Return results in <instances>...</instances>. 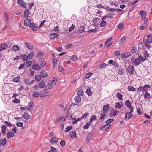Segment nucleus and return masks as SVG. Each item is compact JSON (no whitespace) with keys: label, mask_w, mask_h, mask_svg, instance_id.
Here are the masks:
<instances>
[{"label":"nucleus","mask_w":152,"mask_h":152,"mask_svg":"<svg viewBox=\"0 0 152 152\" xmlns=\"http://www.w3.org/2000/svg\"><path fill=\"white\" fill-rule=\"evenodd\" d=\"M131 60L132 63L136 66H137L140 63V61L138 58H134V55L132 56Z\"/></svg>","instance_id":"f257e3e1"},{"label":"nucleus","mask_w":152,"mask_h":152,"mask_svg":"<svg viewBox=\"0 0 152 152\" xmlns=\"http://www.w3.org/2000/svg\"><path fill=\"white\" fill-rule=\"evenodd\" d=\"M126 71L130 75H132L134 73L135 69L133 66L130 65L126 69Z\"/></svg>","instance_id":"f03ea898"},{"label":"nucleus","mask_w":152,"mask_h":152,"mask_svg":"<svg viewBox=\"0 0 152 152\" xmlns=\"http://www.w3.org/2000/svg\"><path fill=\"white\" fill-rule=\"evenodd\" d=\"M56 83L51 82L49 83L46 85L45 88L46 90L52 89L55 85Z\"/></svg>","instance_id":"7ed1b4c3"},{"label":"nucleus","mask_w":152,"mask_h":152,"mask_svg":"<svg viewBox=\"0 0 152 152\" xmlns=\"http://www.w3.org/2000/svg\"><path fill=\"white\" fill-rule=\"evenodd\" d=\"M111 126V124H106L103 125L102 127H100V130H102L103 131H105L108 129Z\"/></svg>","instance_id":"20e7f679"},{"label":"nucleus","mask_w":152,"mask_h":152,"mask_svg":"<svg viewBox=\"0 0 152 152\" xmlns=\"http://www.w3.org/2000/svg\"><path fill=\"white\" fill-rule=\"evenodd\" d=\"M93 25L95 26H97L99 25L100 22V19L98 18H93Z\"/></svg>","instance_id":"39448f33"},{"label":"nucleus","mask_w":152,"mask_h":152,"mask_svg":"<svg viewBox=\"0 0 152 152\" xmlns=\"http://www.w3.org/2000/svg\"><path fill=\"white\" fill-rule=\"evenodd\" d=\"M70 137L71 138H76L77 139V137L76 135V131L75 130H73L70 133Z\"/></svg>","instance_id":"423d86ee"},{"label":"nucleus","mask_w":152,"mask_h":152,"mask_svg":"<svg viewBox=\"0 0 152 152\" xmlns=\"http://www.w3.org/2000/svg\"><path fill=\"white\" fill-rule=\"evenodd\" d=\"M109 108V105L107 104L106 105H104L103 106L102 110L104 113H107L108 111Z\"/></svg>","instance_id":"0eeeda50"},{"label":"nucleus","mask_w":152,"mask_h":152,"mask_svg":"<svg viewBox=\"0 0 152 152\" xmlns=\"http://www.w3.org/2000/svg\"><path fill=\"white\" fill-rule=\"evenodd\" d=\"M29 26L30 28H32V29L33 31H36L38 28V26H35V24L33 22L31 23Z\"/></svg>","instance_id":"6e6552de"},{"label":"nucleus","mask_w":152,"mask_h":152,"mask_svg":"<svg viewBox=\"0 0 152 152\" xmlns=\"http://www.w3.org/2000/svg\"><path fill=\"white\" fill-rule=\"evenodd\" d=\"M58 141V138L55 136L51 138L50 140V142L52 144L56 143Z\"/></svg>","instance_id":"1a4fd4ad"},{"label":"nucleus","mask_w":152,"mask_h":152,"mask_svg":"<svg viewBox=\"0 0 152 152\" xmlns=\"http://www.w3.org/2000/svg\"><path fill=\"white\" fill-rule=\"evenodd\" d=\"M24 44L26 46L27 48L30 50H32L33 49V45L31 44H28L27 42H25Z\"/></svg>","instance_id":"9d476101"},{"label":"nucleus","mask_w":152,"mask_h":152,"mask_svg":"<svg viewBox=\"0 0 152 152\" xmlns=\"http://www.w3.org/2000/svg\"><path fill=\"white\" fill-rule=\"evenodd\" d=\"M140 13L141 16L142 20H143L145 19L146 13L145 11L143 10L140 11Z\"/></svg>","instance_id":"9b49d317"},{"label":"nucleus","mask_w":152,"mask_h":152,"mask_svg":"<svg viewBox=\"0 0 152 152\" xmlns=\"http://www.w3.org/2000/svg\"><path fill=\"white\" fill-rule=\"evenodd\" d=\"M31 23V20L28 18H27L24 20V25L26 26H29Z\"/></svg>","instance_id":"f8f14e48"},{"label":"nucleus","mask_w":152,"mask_h":152,"mask_svg":"<svg viewBox=\"0 0 152 152\" xmlns=\"http://www.w3.org/2000/svg\"><path fill=\"white\" fill-rule=\"evenodd\" d=\"M131 55V53L128 52H125L124 53H122L121 55V58H126L129 56Z\"/></svg>","instance_id":"ddd939ff"},{"label":"nucleus","mask_w":152,"mask_h":152,"mask_svg":"<svg viewBox=\"0 0 152 152\" xmlns=\"http://www.w3.org/2000/svg\"><path fill=\"white\" fill-rule=\"evenodd\" d=\"M32 68L34 70H39L41 69V67L37 64H33L32 65Z\"/></svg>","instance_id":"4468645a"},{"label":"nucleus","mask_w":152,"mask_h":152,"mask_svg":"<svg viewBox=\"0 0 152 152\" xmlns=\"http://www.w3.org/2000/svg\"><path fill=\"white\" fill-rule=\"evenodd\" d=\"M40 75L42 77L44 78L48 76V74L45 70H42L40 72Z\"/></svg>","instance_id":"2eb2a0df"},{"label":"nucleus","mask_w":152,"mask_h":152,"mask_svg":"<svg viewBox=\"0 0 152 152\" xmlns=\"http://www.w3.org/2000/svg\"><path fill=\"white\" fill-rule=\"evenodd\" d=\"M8 45L5 43H2L0 45V51H2L7 48Z\"/></svg>","instance_id":"dca6fc26"},{"label":"nucleus","mask_w":152,"mask_h":152,"mask_svg":"<svg viewBox=\"0 0 152 152\" xmlns=\"http://www.w3.org/2000/svg\"><path fill=\"white\" fill-rule=\"evenodd\" d=\"M15 135V134L12 132H9L7 133V137L8 139H9L13 137Z\"/></svg>","instance_id":"f3484780"},{"label":"nucleus","mask_w":152,"mask_h":152,"mask_svg":"<svg viewBox=\"0 0 152 152\" xmlns=\"http://www.w3.org/2000/svg\"><path fill=\"white\" fill-rule=\"evenodd\" d=\"M6 140L5 138L1 139H0V144L3 147L6 144Z\"/></svg>","instance_id":"a211bd4d"},{"label":"nucleus","mask_w":152,"mask_h":152,"mask_svg":"<svg viewBox=\"0 0 152 152\" xmlns=\"http://www.w3.org/2000/svg\"><path fill=\"white\" fill-rule=\"evenodd\" d=\"M145 42H147L148 43V44H151L152 42V35H148L146 39V41Z\"/></svg>","instance_id":"6ab92c4d"},{"label":"nucleus","mask_w":152,"mask_h":152,"mask_svg":"<svg viewBox=\"0 0 152 152\" xmlns=\"http://www.w3.org/2000/svg\"><path fill=\"white\" fill-rule=\"evenodd\" d=\"M125 119H130L132 116V114L131 113L128 112L126 113L125 114Z\"/></svg>","instance_id":"aec40b11"},{"label":"nucleus","mask_w":152,"mask_h":152,"mask_svg":"<svg viewBox=\"0 0 152 152\" xmlns=\"http://www.w3.org/2000/svg\"><path fill=\"white\" fill-rule=\"evenodd\" d=\"M58 34L56 33H52L50 35V38L51 39H53L55 38L58 37Z\"/></svg>","instance_id":"412c9836"},{"label":"nucleus","mask_w":152,"mask_h":152,"mask_svg":"<svg viewBox=\"0 0 152 152\" xmlns=\"http://www.w3.org/2000/svg\"><path fill=\"white\" fill-rule=\"evenodd\" d=\"M138 57L137 58L140 59V61L143 62L146 60V58L144 57L143 56H142L141 54L139 55V53H138Z\"/></svg>","instance_id":"4be33fe9"},{"label":"nucleus","mask_w":152,"mask_h":152,"mask_svg":"<svg viewBox=\"0 0 152 152\" xmlns=\"http://www.w3.org/2000/svg\"><path fill=\"white\" fill-rule=\"evenodd\" d=\"M123 104H120L119 102H117L115 105L116 109H120L123 107Z\"/></svg>","instance_id":"5701e85b"},{"label":"nucleus","mask_w":152,"mask_h":152,"mask_svg":"<svg viewBox=\"0 0 152 152\" xmlns=\"http://www.w3.org/2000/svg\"><path fill=\"white\" fill-rule=\"evenodd\" d=\"M50 95V93L49 92H45L44 93H42L41 94L40 97L42 98Z\"/></svg>","instance_id":"b1692460"},{"label":"nucleus","mask_w":152,"mask_h":152,"mask_svg":"<svg viewBox=\"0 0 152 152\" xmlns=\"http://www.w3.org/2000/svg\"><path fill=\"white\" fill-rule=\"evenodd\" d=\"M85 31V27L84 26H81L78 27V31L79 33H82Z\"/></svg>","instance_id":"393cba45"},{"label":"nucleus","mask_w":152,"mask_h":152,"mask_svg":"<svg viewBox=\"0 0 152 152\" xmlns=\"http://www.w3.org/2000/svg\"><path fill=\"white\" fill-rule=\"evenodd\" d=\"M29 10L28 9H26L24 11V16L25 18H27L29 16Z\"/></svg>","instance_id":"a878e982"},{"label":"nucleus","mask_w":152,"mask_h":152,"mask_svg":"<svg viewBox=\"0 0 152 152\" xmlns=\"http://www.w3.org/2000/svg\"><path fill=\"white\" fill-rule=\"evenodd\" d=\"M131 104V102L129 100H128L125 102V104L128 108H130L132 106Z\"/></svg>","instance_id":"bb28decb"},{"label":"nucleus","mask_w":152,"mask_h":152,"mask_svg":"<svg viewBox=\"0 0 152 152\" xmlns=\"http://www.w3.org/2000/svg\"><path fill=\"white\" fill-rule=\"evenodd\" d=\"M126 39V37L123 36L120 41L119 44L120 45H123Z\"/></svg>","instance_id":"cd10ccee"},{"label":"nucleus","mask_w":152,"mask_h":152,"mask_svg":"<svg viewBox=\"0 0 152 152\" xmlns=\"http://www.w3.org/2000/svg\"><path fill=\"white\" fill-rule=\"evenodd\" d=\"M12 49L14 51H19L20 50L19 47L17 45H14L12 47Z\"/></svg>","instance_id":"c85d7f7f"},{"label":"nucleus","mask_w":152,"mask_h":152,"mask_svg":"<svg viewBox=\"0 0 152 152\" xmlns=\"http://www.w3.org/2000/svg\"><path fill=\"white\" fill-rule=\"evenodd\" d=\"M74 99L76 102L79 103L81 100V98L79 96H76L74 98Z\"/></svg>","instance_id":"c756f323"},{"label":"nucleus","mask_w":152,"mask_h":152,"mask_svg":"<svg viewBox=\"0 0 152 152\" xmlns=\"http://www.w3.org/2000/svg\"><path fill=\"white\" fill-rule=\"evenodd\" d=\"M23 117L24 119L26 120L29 119L31 118L30 116L28 115V113L27 112L24 113Z\"/></svg>","instance_id":"7c9ffc66"},{"label":"nucleus","mask_w":152,"mask_h":152,"mask_svg":"<svg viewBox=\"0 0 152 152\" xmlns=\"http://www.w3.org/2000/svg\"><path fill=\"white\" fill-rule=\"evenodd\" d=\"M7 129L6 126L5 125H2L1 127V132L3 134H4L6 131Z\"/></svg>","instance_id":"2f4dec72"},{"label":"nucleus","mask_w":152,"mask_h":152,"mask_svg":"<svg viewBox=\"0 0 152 152\" xmlns=\"http://www.w3.org/2000/svg\"><path fill=\"white\" fill-rule=\"evenodd\" d=\"M150 88L151 87L149 85H145L143 87L144 91H147L150 90Z\"/></svg>","instance_id":"473e14b6"},{"label":"nucleus","mask_w":152,"mask_h":152,"mask_svg":"<svg viewBox=\"0 0 152 152\" xmlns=\"http://www.w3.org/2000/svg\"><path fill=\"white\" fill-rule=\"evenodd\" d=\"M45 85V83L44 81L42 80L40 81L39 84V87L41 88H44Z\"/></svg>","instance_id":"72a5a7b5"},{"label":"nucleus","mask_w":152,"mask_h":152,"mask_svg":"<svg viewBox=\"0 0 152 152\" xmlns=\"http://www.w3.org/2000/svg\"><path fill=\"white\" fill-rule=\"evenodd\" d=\"M92 137V135L91 134H89L87 136L86 139V142L87 143H88L89 142L90 139Z\"/></svg>","instance_id":"f704fd0d"},{"label":"nucleus","mask_w":152,"mask_h":152,"mask_svg":"<svg viewBox=\"0 0 152 152\" xmlns=\"http://www.w3.org/2000/svg\"><path fill=\"white\" fill-rule=\"evenodd\" d=\"M116 96L119 100H123L122 99V95L119 92H118L116 94Z\"/></svg>","instance_id":"c9c22d12"},{"label":"nucleus","mask_w":152,"mask_h":152,"mask_svg":"<svg viewBox=\"0 0 152 152\" xmlns=\"http://www.w3.org/2000/svg\"><path fill=\"white\" fill-rule=\"evenodd\" d=\"M145 93L144 95V99H147V98H149L150 97V94L147 91L145 92Z\"/></svg>","instance_id":"e433bc0d"},{"label":"nucleus","mask_w":152,"mask_h":152,"mask_svg":"<svg viewBox=\"0 0 152 152\" xmlns=\"http://www.w3.org/2000/svg\"><path fill=\"white\" fill-rule=\"evenodd\" d=\"M20 76H18L14 78L13 79L12 81L15 82H18L20 81Z\"/></svg>","instance_id":"4c0bfd02"},{"label":"nucleus","mask_w":152,"mask_h":152,"mask_svg":"<svg viewBox=\"0 0 152 152\" xmlns=\"http://www.w3.org/2000/svg\"><path fill=\"white\" fill-rule=\"evenodd\" d=\"M41 77L40 75H37L35 76V79L37 81H39L41 80Z\"/></svg>","instance_id":"58836bf2"},{"label":"nucleus","mask_w":152,"mask_h":152,"mask_svg":"<svg viewBox=\"0 0 152 152\" xmlns=\"http://www.w3.org/2000/svg\"><path fill=\"white\" fill-rule=\"evenodd\" d=\"M91 124L88 122H87L85 125H84L83 126V128L85 129H88L89 127Z\"/></svg>","instance_id":"ea45409f"},{"label":"nucleus","mask_w":152,"mask_h":152,"mask_svg":"<svg viewBox=\"0 0 152 152\" xmlns=\"http://www.w3.org/2000/svg\"><path fill=\"white\" fill-rule=\"evenodd\" d=\"M121 67L119 68L118 73L119 75H122L124 73V69H123L121 68Z\"/></svg>","instance_id":"a19ab883"},{"label":"nucleus","mask_w":152,"mask_h":152,"mask_svg":"<svg viewBox=\"0 0 152 152\" xmlns=\"http://www.w3.org/2000/svg\"><path fill=\"white\" fill-rule=\"evenodd\" d=\"M86 92L89 96H91L92 92L90 89H87Z\"/></svg>","instance_id":"79ce46f5"},{"label":"nucleus","mask_w":152,"mask_h":152,"mask_svg":"<svg viewBox=\"0 0 152 152\" xmlns=\"http://www.w3.org/2000/svg\"><path fill=\"white\" fill-rule=\"evenodd\" d=\"M77 94L78 95V96H79L80 97L83 96V91L81 90H78L77 91Z\"/></svg>","instance_id":"37998d69"},{"label":"nucleus","mask_w":152,"mask_h":152,"mask_svg":"<svg viewBox=\"0 0 152 152\" xmlns=\"http://www.w3.org/2000/svg\"><path fill=\"white\" fill-rule=\"evenodd\" d=\"M43 60V58H40V62H41V63L40 64V65L42 67L44 66L46 64V62L43 61L42 60Z\"/></svg>","instance_id":"c03bdc74"},{"label":"nucleus","mask_w":152,"mask_h":152,"mask_svg":"<svg viewBox=\"0 0 152 152\" xmlns=\"http://www.w3.org/2000/svg\"><path fill=\"white\" fill-rule=\"evenodd\" d=\"M70 59L73 61H76L77 60L78 58L75 55H74Z\"/></svg>","instance_id":"a18cd8bd"},{"label":"nucleus","mask_w":152,"mask_h":152,"mask_svg":"<svg viewBox=\"0 0 152 152\" xmlns=\"http://www.w3.org/2000/svg\"><path fill=\"white\" fill-rule=\"evenodd\" d=\"M64 116H61L58 118L55 121V123H58L60 121L63 120L64 118Z\"/></svg>","instance_id":"49530a36"},{"label":"nucleus","mask_w":152,"mask_h":152,"mask_svg":"<svg viewBox=\"0 0 152 152\" xmlns=\"http://www.w3.org/2000/svg\"><path fill=\"white\" fill-rule=\"evenodd\" d=\"M128 89L129 91H135V89L133 87L130 86H128Z\"/></svg>","instance_id":"de8ad7c7"},{"label":"nucleus","mask_w":152,"mask_h":152,"mask_svg":"<svg viewBox=\"0 0 152 152\" xmlns=\"http://www.w3.org/2000/svg\"><path fill=\"white\" fill-rule=\"evenodd\" d=\"M96 117L95 115H92L90 119V122L92 123V121L93 120H96Z\"/></svg>","instance_id":"09e8293b"},{"label":"nucleus","mask_w":152,"mask_h":152,"mask_svg":"<svg viewBox=\"0 0 152 152\" xmlns=\"http://www.w3.org/2000/svg\"><path fill=\"white\" fill-rule=\"evenodd\" d=\"M106 25V22L104 20H102L100 23L99 26L100 27H104Z\"/></svg>","instance_id":"8fccbe9b"},{"label":"nucleus","mask_w":152,"mask_h":152,"mask_svg":"<svg viewBox=\"0 0 152 152\" xmlns=\"http://www.w3.org/2000/svg\"><path fill=\"white\" fill-rule=\"evenodd\" d=\"M34 55V52L33 51H32V52H31L30 53H29L28 54V56H27L28 57V58L29 59H31L32 58V57H33V56Z\"/></svg>","instance_id":"3c124183"},{"label":"nucleus","mask_w":152,"mask_h":152,"mask_svg":"<svg viewBox=\"0 0 152 152\" xmlns=\"http://www.w3.org/2000/svg\"><path fill=\"white\" fill-rule=\"evenodd\" d=\"M73 46V45L71 43H69L67 45L65 46L64 48L66 49L70 48H71Z\"/></svg>","instance_id":"603ef678"},{"label":"nucleus","mask_w":152,"mask_h":152,"mask_svg":"<svg viewBox=\"0 0 152 152\" xmlns=\"http://www.w3.org/2000/svg\"><path fill=\"white\" fill-rule=\"evenodd\" d=\"M137 47L134 46L131 49L132 52L133 53H134L137 52Z\"/></svg>","instance_id":"864d4df0"},{"label":"nucleus","mask_w":152,"mask_h":152,"mask_svg":"<svg viewBox=\"0 0 152 152\" xmlns=\"http://www.w3.org/2000/svg\"><path fill=\"white\" fill-rule=\"evenodd\" d=\"M40 94L37 92H35L32 94V96L34 97H37L39 96Z\"/></svg>","instance_id":"5fc2aeb1"},{"label":"nucleus","mask_w":152,"mask_h":152,"mask_svg":"<svg viewBox=\"0 0 152 152\" xmlns=\"http://www.w3.org/2000/svg\"><path fill=\"white\" fill-rule=\"evenodd\" d=\"M51 150H49L48 152H57V151L56 148L53 147H50Z\"/></svg>","instance_id":"6e6d98bb"},{"label":"nucleus","mask_w":152,"mask_h":152,"mask_svg":"<svg viewBox=\"0 0 152 152\" xmlns=\"http://www.w3.org/2000/svg\"><path fill=\"white\" fill-rule=\"evenodd\" d=\"M28 56L26 55H23L22 56V59L24 61H27L28 59Z\"/></svg>","instance_id":"4d7b16f0"},{"label":"nucleus","mask_w":152,"mask_h":152,"mask_svg":"<svg viewBox=\"0 0 152 152\" xmlns=\"http://www.w3.org/2000/svg\"><path fill=\"white\" fill-rule=\"evenodd\" d=\"M72 128V126H69L66 128V130H65V132H67L71 130Z\"/></svg>","instance_id":"13d9d810"},{"label":"nucleus","mask_w":152,"mask_h":152,"mask_svg":"<svg viewBox=\"0 0 152 152\" xmlns=\"http://www.w3.org/2000/svg\"><path fill=\"white\" fill-rule=\"evenodd\" d=\"M143 56L144 57H145L146 59L149 56L148 54L147 50H145L144 52Z\"/></svg>","instance_id":"bf43d9fd"},{"label":"nucleus","mask_w":152,"mask_h":152,"mask_svg":"<svg viewBox=\"0 0 152 152\" xmlns=\"http://www.w3.org/2000/svg\"><path fill=\"white\" fill-rule=\"evenodd\" d=\"M5 123L6 124V126L7 127H11L12 126V124L11 123L7 121H5Z\"/></svg>","instance_id":"052dcab7"},{"label":"nucleus","mask_w":152,"mask_h":152,"mask_svg":"<svg viewBox=\"0 0 152 152\" xmlns=\"http://www.w3.org/2000/svg\"><path fill=\"white\" fill-rule=\"evenodd\" d=\"M93 73H87L85 76V77L86 79L88 78L91 75H93Z\"/></svg>","instance_id":"680f3d73"},{"label":"nucleus","mask_w":152,"mask_h":152,"mask_svg":"<svg viewBox=\"0 0 152 152\" xmlns=\"http://www.w3.org/2000/svg\"><path fill=\"white\" fill-rule=\"evenodd\" d=\"M114 121L113 119H108L105 122L107 123V124H109L112 122Z\"/></svg>","instance_id":"e2e57ef3"},{"label":"nucleus","mask_w":152,"mask_h":152,"mask_svg":"<svg viewBox=\"0 0 152 152\" xmlns=\"http://www.w3.org/2000/svg\"><path fill=\"white\" fill-rule=\"evenodd\" d=\"M144 44L145 46L146 47L148 48V50H149V49H150V48H151L150 45H149L148 43H147V42H145Z\"/></svg>","instance_id":"0e129e2a"},{"label":"nucleus","mask_w":152,"mask_h":152,"mask_svg":"<svg viewBox=\"0 0 152 152\" xmlns=\"http://www.w3.org/2000/svg\"><path fill=\"white\" fill-rule=\"evenodd\" d=\"M137 91L138 92H140L141 91H144L143 87L140 86L137 88Z\"/></svg>","instance_id":"69168bd1"},{"label":"nucleus","mask_w":152,"mask_h":152,"mask_svg":"<svg viewBox=\"0 0 152 152\" xmlns=\"http://www.w3.org/2000/svg\"><path fill=\"white\" fill-rule=\"evenodd\" d=\"M16 126L18 127H22L23 126V124L22 122H17L16 123Z\"/></svg>","instance_id":"338daca9"},{"label":"nucleus","mask_w":152,"mask_h":152,"mask_svg":"<svg viewBox=\"0 0 152 152\" xmlns=\"http://www.w3.org/2000/svg\"><path fill=\"white\" fill-rule=\"evenodd\" d=\"M31 64V61H27L26 62V67H30Z\"/></svg>","instance_id":"774afa93"}]
</instances>
